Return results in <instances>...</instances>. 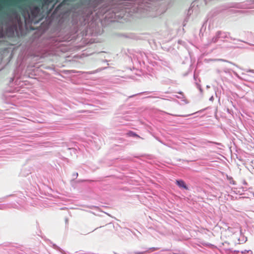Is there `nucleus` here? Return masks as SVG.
Returning <instances> with one entry per match:
<instances>
[{
	"instance_id": "1",
	"label": "nucleus",
	"mask_w": 254,
	"mask_h": 254,
	"mask_svg": "<svg viewBox=\"0 0 254 254\" xmlns=\"http://www.w3.org/2000/svg\"><path fill=\"white\" fill-rule=\"evenodd\" d=\"M176 184L180 188H183L186 190H188V187H187L185 182L183 180H176Z\"/></svg>"
},
{
	"instance_id": "2",
	"label": "nucleus",
	"mask_w": 254,
	"mask_h": 254,
	"mask_svg": "<svg viewBox=\"0 0 254 254\" xmlns=\"http://www.w3.org/2000/svg\"><path fill=\"white\" fill-rule=\"evenodd\" d=\"M127 135L130 136H138V135L133 131H130L127 133Z\"/></svg>"
},
{
	"instance_id": "3",
	"label": "nucleus",
	"mask_w": 254,
	"mask_h": 254,
	"mask_svg": "<svg viewBox=\"0 0 254 254\" xmlns=\"http://www.w3.org/2000/svg\"><path fill=\"white\" fill-rule=\"evenodd\" d=\"M150 249L151 250V252H153L154 251L156 250L157 249V248H151Z\"/></svg>"
},
{
	"instance_id": "4",
	"label": "nucleus",
	"mask_w": 254,
	"mask_h": 254,
	"mask_svg": "<svg viewBox=\"0 0 254 254\" xmlns=\"http://www.w3.org/2000/svg\"><path fill=\"white\" fill-rule=\"evenodd\" d=\"M228 230H229V231H231V230H232V228H231V227H228Z\"/></svg>"
},
{
	"instance_id": "5",
	"label": "nucleus",
	"mask_w": 254,
	"mask_h": 254,
	"mask_svg": "<svg viewBox=\"0 0 254 254\" xmlns=\"http://www.w3.org/2000/svg\"><path fill=\"white\" fill-rule=\"evenodd\" d=\"M137 254H144V253H143V252H142V253H137Z\"/></svg>"
},
{
	"instance_id": "6",
	"label": "nucleus",
	"mask_w": 254,
	"mask_h": 254,
	"mask_svg": "<svg viewBox=\"0 0 254 254\" xmlns=\"http://www.w3.org/2000/svg\"><path fill=\"white\" fill-rule=\"evenodd\" d=\"M232 233H233V234H234V233H236V232H235H235H232Z\"/></svg>"
}]
</instances>
